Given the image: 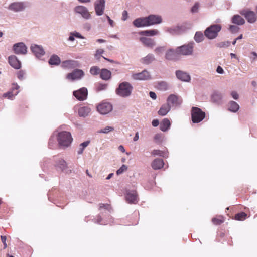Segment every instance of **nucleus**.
<instances>
[{
    "mask_svg": "<svg viewBox=\"0 0 257 257\" xmlns=\"http://www.w3.org/2000/svg\"><path fill=\"white\" fill-rule=\"evenodd\" d=\"M1 240L3 242V243L4 244V248H7V245L6 242V239H7L6 236H1Z\"/></svg>",
    "mask_w": 257,
    "mask_h": 257,
    "instance_id": "8fccbe9b",
    "label": "nucleus"
},
{
    "mask_svg": "<svg viewBox=\"0 0 257 257\" xmlns=\"http://www.w3.org/2000/svg\"><path fill=\"white\" fill-rule=\"evenodd\" d=\"M212 222L215 225H219L224 221V217L223 216L219 215L212 218Z\"/></svg>",
    "mask_w": 257,
    "mask_h": 257,
    "instance_id": "c9c22d12",
    "label": "nucleus"
},
{
    "mask_svg": "<svg viewBox=\"0 0 257 257\" xmlns=\"http://www.w3.org/2000/svg\"><path fill=\"white\" fill-rule=\"evenodd\" d=\"M106 87V85H101V86H99L98 87V90L99 91L101 90H103V89H105Z\"/></svg>",
    "mask_w": 257,
    "mask_h": 257,
    "instance_id": "69168bd1",
    "label": "nucleus"
},
{
    "mask_svg": "<svg viewBox=\"0 0 257 257\" xmlns=\"http://www.w3.org/2000/svg\"><path fill=\"white\" fill-rule=\"evenodd\" d=\"M199 8V4L198 3H196L192 8L191 12L192 13L197 12Z\"/></svg>",
    "mask_w": 257,
    "mask_h": 257,
    "instance_id": "3c124183",
    "label": "nucleus"
},
{
    "mask_svg": "<svg viewBox=\"0 0 257 257\" xmlns=\"http://www.w3.org/2000/svg\"><path fill=\"white\" fill-rule=\"evenodd\" d=\"M24 74H25L24 72L22 70H20V71H18L17 73V77L20 80H22L24 77Z\"/></svg>",
    "mask_w": 257,
    "mask_h": 257,
    "instance_id": "09e8293b",
    "label": "nucleus"
},
{
    "mask_svg": "<svg viewBox=\"0 0 257 257\" xmlns=\"http://www.w3.org/2000/svg\"><path fill=\"white\" fill-rule=\"evenodd\" d=\"M19 88V86L17 84H13V86L12 88V90L5 93L3 94V97L5 98H8L10 99H13L14 97L17 95L18 93L17 90Z\"/></svg>",
    "mask_w": 257,
    "mask_h": 257,
    "instance_id": "aec40b11",
    "label": "nucleus"
},
{
    "mask_svg": "<svg viewBox=\"0 0 257 257\" xmlns=\"http://www.w3.org/2000/svg\"><path fill=\"white\" fill-rule=\"evenodd\" d=\"M31 49L36 57H39L44 55L45 52L42 47L37 45H32Z\"/></svg>",
    "mask_w": 257,
    "mask_h": 257,
    "instance_id": "5701e85b",
    "label": "nucleus"
},
{
    "mask_svg": "<svg viewBox=\"0 0 257 257\" xmlns=\"http://www.w3.org/2000/svg\"><path fill=\"white\" fill-rule=\"evenodd\" d=\"M165 49L166 48L164 46L158 47L155 49V52L157 54H160L163 53L165 51Z\"/></svg>",
    "mask_w": 257,
    "mask_h": 257,
    "instance_id": "a18cd8bd",
    "label": "nucleus"
},
{
    "mask_svg": "<svg viewBox=\"0 0 257 257\" xmlns=\"http://www.w3.org/2000/svg\"><path fill=\"white\" fill-rule=\"evenodd\" d=\"M71 35H73L74 36H75L76 37L78 38H82V39L83 38V37L81 36V35L78 32L71 33Z\"/></svg>",
    "mask_w": 257,
    "mask_h": 257,
    "instance_id": "e2e57ef3",
    "label": "nucleus"
},
{
    "mask_svg": "<svg viewBox=\"0 0 257 257\" xmlns=\"http://www.w3.org/2000/svg\"><path fill=\"white\" fill-rule=\"evenodd\" d=\"M111 72L106 69H102L100 72V77L104 80H108L111 77Z\"/></svg>",
    "mask_w": 257,
    "mask_h": 257,
    "instance_id": "7c9ffc66",
    "label": "nucleus"
},
{
    "mask_svg": "<svg viewBox=\"0 0 257 257\" xmlns=\"http://www.w3.org/2000/svg\"><path fill=\"white\" fill-rule=\"evenodd\" d=\"M229 107L228 109L229 111H230L231 112H236L239 109V105L235 101H230L229 103Z\"/></svg>",
    "mask_w": 257,
    "mask_h": 257,
    "instance_id": "e433bc0d",
    "label": "nucleus"
},
{
    "mask_svg": "<svg viewBox=\"0 0 257 257\" xmlns=\"http://www.w3.org/2000/svg\"><path fill=\"white\" fill-rule=\"evenodd\" d=\"M176 75L178 79L182 81L189 82L191 79L190 76L187 73L180 70L176 71Z\"/></svg>",
    "mask_w": 257,
    "mask_h": 257,
    "instance_id": "412c9836",
    "label": "nucleus"
},
{
    "mask_svg": "<svg viewBox=\"0 0 257 257\" xmlns=\"http://www.w3.org/2000/svg\"><path fill=\"white\" fill-rule=\"evenodd\" d=\"M159 31L156 29L142 31L140 32L141 35L153 36L158 35Z\"/></svg>",
    "mask_w": 257,
    "mask_h": 257,
    "instance_id": "2f4dec72",
    "label": "nucleus"
},
{
    "mask_svg": "<svg viewBox=\"0 0 257 257\" xmlns=\"http://www.w3.org/2000/svg\"><path fill=\"white\" fill-rule=\"evenodd\" d=\"M194 39L197 42H200L204 39V35L201 32H197L194 36Z\"/></svg>",
    "mask_w": 257,
    "mask_h": 257,
    "instance_id": "79ce46f5",
    "label": "nucleus"
},
{
    "mask_svg": "<svg viewBox=\"0 0 257 257\" xmlns=\"http://www.w3.org/2000/svg\"><path fill=\"white\" fill-rule=\"evenodd\" d=\"M222 95L218 92H214L211 95V101L214 103H219L222 99Z\"/></svg>",
    "mask_w": 257,
    "mask_h": 257,
    "instance_id": "473e14b6",
    "label": "nucleus"
},
{
    "mask_svg": "<svg viewBox=\"0 0 257 257\" xmlns=\"http://www.w3.org/2000/svg\"><path fill=\"white\" fill-rule=\"evenodd\" d=\"M193 42L189 43L188 44L184 45L177 47L179 55H191L193 52Z\"/></svg>",
    "mask_w": 257,
    "mask_h": 257,
    "instance_id": "39448f33",
    "label": "nucleus"
},
{
    "mask_svg": "<svg viewBox=\"0 0 257 257\" xmlns=\"http://www.w3.org/2000/svg\"><path fill=\"white\" fill-rule=\"evenodd\" d=\"M216 71L217 73H219V74H222L224 72V70L223 69H222V68L220 66H218L217 68V70H216Z\"/></svg>",
    "mask_w": 257,
    "mask_h": 257,
    "instance_id": "680f3d73",
    "label": "nucleus"
},
{
    "mask_svg": "<svg viewBox=\"0 0 257 257\" xmlns=\"http://www.w3.org/2000/svg\"><path fill=\"white\" fill-rule=\"evenodd\" d=\"M127 12L126 11H124L123 12H122V19L123 20H126L127 18Z\"/></svg>",
    "mask_w": 257,
    "mask_h": 257,
    "instance_id": "4d7b16f0",
    "label": "nucleus"
},
{
    "mask_svg": "<svg viewBox=\"0 0 257 257\" xmlns=\"http://www.w3.org/2000/svg\"><path fill=\"white\" fill-rule=\"evenodd\" d=\"M25 8L24 3L23 2H14L11 4L8 9L14 12H19L23 10Z\"/></svg>",
    "mask_w": 257,
    "mask_h": 257,
    "instance_id": "f3484780",
    "label": "nucleus"
},
{
    "mask_svg": "<svg viewBox=\"0 0 257 257\" xmlns=\"http://www.w3.org/2000/svg\"><path fill=\"white\" fill-rule=\"evenodd\" d=\"M147 18L149 26L160 24L162 21L161 17L158 15H150Z\"/></svg>",
    "mask_w": 257,
    "mask_h": 257,
    "instance_id": "dca6fc26",
    "label": "nucleus"
},
{
    "mask_svg": "<svg viewBox=\"0 0 257 257\" xmlns=\"http://www.w3.org/2000/svg\"><path fill=\"white\" fill-rule=\"evenodd\" d=\"M179 53L177 48L176 50L170 49L168 50L165 55V58L169 60H175L178 58Z\"/></svg>",
    "mask_w": 257,
    "mask_h": 257,
    "instance_id": "4468645a",
    "label": "nucleus"
},
{
    "mask_svg": "<svg viewBox=\"0 0 257 257\" xmlns=\"http://www.w3.org/2000/svg\"><path fill=\"white\" fill-rule=\"evenodd\" d=\"M114 130V127H113L112 126H106L105 127H104L103 128L101 129L100 130H99L98 131V132L99 133L107 134V133H108L110 132L113 131Z\"/></svg>",
    "mask_w": 257,
    "mask_h": 257,
    "instance_id": "37998d69",
    "label": "nucleus"
},
{
    "mask_svg": "<svg viewBox=\"0 0 257 257\" xmlns=\"http://www.w3.org/2000/svg\"><path fill=\"white\" fill-rule=\"evenodd\" d=\"M232 22L233 23L237 25H243L245 23L244 20L238 15H234L232 19Z\"/></svg>",
    "mask_w": 257,
    "mask_h": 257,
    "instance_id": "f704fd0d",
    "label": "nucleus"
},
{
    "mask_svg": "<svg viewBox=\"0 0 257 257\" xmlns=\"http://www.w3.org/2000/svg\"><path fill=\"white\" fill-rule=\"evenodd\" d=\"M151 154L154 156H159L165 158L168 157V155L165 152L160 150H153L151 152Z\"/></svg>",
    "mask_w": 257,
    "mask_h": 257,
    "instance_id": "4c0bfd02",
    "label": "nucleus"
},
{
    "mask_svg": "<svg viewBox=\"0 0 257 257\" xmlns=\"http://www.w3.org/2000/svg\"><path fill=\"white\" fill-rule=\"evenodd\" d=\"M89 141L84 142L80 145V147H81L82 149H84L89 144Z\"/></svg>",
    "mask_w": 257,
    "mask_h": 257,
    "instance_id": "864d4df0",
    "label": "nucleus"
},
{
    "mask_svg": "<svg viewBox=\"0 0 257 257\" xmlns=\"http://www.w3.org/2000/svg\"><path fill=\"white\" fill-rule=\"evenodd\" d=\"M139 139V133L137 132L135 134V137L133 138L134 141H137Z\"/></svg>",
    "mask_w": 257,
    "mask_h": 257,
    "instance_id": "338daca9",
    "label": "nucleus"
},
{
    "mask_svg": "<svg viewBox=\"0 0 257 257\" xmlns=\"http://www.w3.org/2000/svg\"><path fill=\"white\" fill-rule=\"evenodd\" d=\"M164 165L163 160L159 158L154 159L151 163V166L154 170L160 169L163 167Z\"/></svg>",
    "mask_w": 257,
    "mask_h": 257,
    "instance_id": "393cba45",
    "label": "nucleus"
},
{
    "mask_svg": "<svg viewBox=\"0 0 257 257\" xmlns=\"http://www.w3.org/2000/svg\"><path fill=\"white\" fill-rule=\"evenodd\" d=\"M220 24H214L208 27L204 31V35L209 39L215 38L221 30Z\"/></svg>",
    "mask_w": 257,
    "mask_h": 257,
    "instance_id": "7ed1b4c3",
    "label": "nucleus"
},
{
    "mask_svg": "<svg viewBox=\"0 0 257 257\" xmlns=\"http://www.w3.org/2000/svg\"><path fill=\"white\" fill-rule=\"evenodd\" d=\"M105 8V1L98 0L95 3V11L96 14L98 16H101L103 14Z\"/></svg>",
    "mask_w": 257,
    "mask_h": 257,
    "instance_id": "f8f14e48",
    "label": "nucleus"
},
{
    "mask_svg": "<svg viewBox=\"0 0 257 257\" xmlns=\"http://www.w3.org/2000/svg\"><path fill=\"white\" fill-rule=\"evenodd\" d=\"M149 95L150 96L151 98H152V99H156V98H157V96H156V94L155 92H152V91H151L150 93H149Z\"/></svg>",
    "mask_w": 257,
    "mask_h": 257,
    "instance_id": "052dcab7",
    "label": "nucleus"
},
{
    "mask_svg": "<svg viewBox=\"0 0 257 257\" xmlns=\"http://www.w3.org/2000/svg\"><path fill=\"white\" fill-rule=\"evenodd\" d=\"M240 14L243 15L247 21L250 23H253L256 20V14L253 11L243 10L240 12Z\"/></svg>",
    "mask_w": 257,
    "mask_h": 257,
    "instance_id": "9b49d317",
    "label": "nucleus"
},
{
    "mask_svg": "<svg viewBox=\"0 0 257 257\" xmlns=\"http://www.w3.org/2000/svg\"><path fill=\"white\" fill-rule=\"evenodd\" d=\"M155 60V57L153 54H149L146 57L142 59L141 62L144 64H149Z\"/></svg>",
    "mask_w": 257,
    "mask_h": 257,
    "instance_id": "72a5a7b5",
    "label": "nucleus"
},
{
    "mask_svg": "<svg viewBox=\"0 0 257 257\" xmlns=\"http://www.w3.org/2000/svg\"><path fill=\"white\" fill-rule=\"evenodd\" d=\"M170 106L169 104L166 103L163 104L158 111V114L161 116L166 115L170 110Z\"/></svg>",
    "mask_w": 257,
    "mask_h": 257,
    "instance_id": "c756f323",
    "label": "nucleus"
},
{
    "mask_svg": "<svg viewBox=\"0 0 257 257\" xmlns=\"http://www.w3.org/2000/svg\"><path fill=\"white\" fill-rule=\"evenodd\" d=\"M91 112V109L88 106H83L80 107L78 110V114L80 116L86 117Z\"/></svg>",
    "mask_w": 257,
    "mask_h": 257,
    "instance_id": "a878e982",
    "label": "nucleus"
},
{
    "mask_svg": "<svg viewBox=\"0 0 257 257\" xmlns=\"http://www.w3.org/2000/svg\"><path fill=\"white\" fill-rule=\"evenodd\" d=\"M90 72L92 75H96L100 73V69L97 66H93L90 68Z\"/></svg>",
    "mask_w": 257,
    "mask_h": 257,
    "instance_id": "c03bdc74",
    "label": "nucleus"
},
{
    "mask_svg": "<svg viewBox=\"0 0 257 257\" xmlns=\"http://www.w3.org/2000/svg\"><path fill=\"white\" fill-rule=\"evenodd\" d=\"M127 169V167L125 165H122V166L117 171L116 173L117 175H119L126 171Z\"/></svg>",
    "mask_w": 257,
    "mask_h": 257,
    "instance_id": "49530a36",
    "label": "nucleus"
},
{
    "mask_svg": "<svg viewBox=\"0 0 257 257\" xmlns=\"http://www.w3.org/2000/svg\"><path fill=\"white\" fill-rule=\"evenodd\" d=\"M140 40L144 46L150 48H153L156 45L155 41L150 38L141 37Z\"/></svg>",
    "mask_w": 257,
    "mask_h": 257,
    "instance_id": "4be33fe9",
    "label": "nucleus"
},
{
    "mask_svg": "<svg viewBox=\"0 0 257 257\" xmlns=\"http://www.w3.org/2000/svg\"><path fill=\"white\" fill-rule=\"evenodd\" d=\"M231 95L232 98L235 100L238 99V98L239 97L238 94L237 93V92L234 91L231 92Z\"/></svg>",
    "mask_w": 257,
    "mask_h": 257,
    "instance_id": "5fc2aeb1",
    "label": "nucleus"
},
{
    "mask_svg": "<svg viewBox=\"0 0 257 257\" xmlns=\"http://www.w3.org/2000/svg\"><path fill=\"white\" fill-rule=\"evenodd\" d=\"M72 140L71 135L69 132L63 131L58 134V141L61 146L68 147Z\"/></svg>",
    "mask_w": 257,
    "mask_h": 257,
    "instance_id": "f03ea898",
    "label": "nucleus"
},
{
    "mask_svg": "<svg viewBox=\"0 0 257 257\" xmlns=\"http://www.w3.org/2000/svg\"><path fill=\"white\" fill-rule=\"evenodd\" d=\"M10 65L16 69H19L21 67V63L15 55H11L8 58Z\"/></svg>",
    "mask_w": 257,
    "mask_h": 257,
    "instance_id": "2eb2a0df",
    "label": "nucleus"
},
{
    "mask_svg": "<svg viewBox=\"0 0 257 257\" xmlns=\"http://www.w3.org/2000/svg\"><path fill=\"white\" fill-rule=\"evenodd\" d=\"M75 11L77 13L80 14L85 19H89L90 14L87 9L82 6H79L75 8Z\"/></svg>",
    "mask_w": 257,
    "mask_h": 257,
    "instance_id": "6ab92c4d",
    "label": "nucleus"
},
{
    "mask_svg": "<svg viewBox=\"0 0 257 257\" xmlns=\"http://www.w3.org/2000/svg\"><path fill=\"white\" fill-rule=\"evenodd\" d=\"M182 101L179 99V97L174 94H171L167 98V103L170 105L172 104L173 105H178L181 103Z\"/></svg>",
    "mask_w": 257,
    "mask_h": 257,
    "instance_id": "b1692460",
    "label": "nucleus"
},
{
    "mask_svg": "<svg viewBox=\"0 0 257 257\" xmlns=\"http://www.w3.org/2000/svg\"><path fill=\"white\" fill-rule=\"evenodd\" d=\"M102 219L100 216H97L94 220V222L98 224H100Z\"/></svg>",
    "mask_w": 257,
    "mask_h": 257,
    "instance_id": "6e6d98bb",
    "label": "nucleus"
},
{
    "mask_svg": "<svg viewBox=\"0 0 257 257\" xmlns=\"http://www.w3.org/2000/svg\"><path fill=\"white\" fill-rule=\"evenodd\" d=\"M62 66L64 68H73L78 66V64L77 61L74 60H67L63 62Z\"/></svg>",
    "mask_w": 257,
    "mask_h": 257,
    "instance_id": "bb28decb",
    "label": "nucleus"
},
{
    "mask_svg": "<svg viewBox=\"0 0 257 257\" xmlns=\"http://www.w3.org/2000/svg\"><path fill=\"white\" fill-rule=\"evenodd\" d=\"M152 124L153 126L156 127L159 124V120L157 119H154L152 121Z\"/></svg>",
    "mask_w": 257,
    "mask_h": 257,
    "instance_id": "bf43d9fd",
    "label": "nucleus"
},
{
    "mask_svg": "<svg viewBox=\"0 0 257 257\" xmlns=\"http://www.w3.org/2000/svg\"><path fill=\"white\" fill-rule=\"evenodd\" d=\"M110 208V205L108 204H102L101 203L99 204V209H101L102 208H105L106 209H109Z\"/></svg>",
    "mask_w": 257,
    "mask_h": 257,
    "instance_id": "603ef678",
    "label": "nucleus"
},
{
    "mask_svg": "<svg viewBox=\"0 0 257 257\" xmlns=\"http://www.w3.org/2000/svg\"><path fill=\"white\" fill-rule=\"evenodd\" d=\"M87 89L85 87L81 88L80 89L73 92V95L80 101L86 99L87 97Z\"/></svg>",
    "mask_w": 257,
    "mask_h": 257,
    "instance_id": "9d476101",
    "label": "nucleus"
},
{
    "mask_svg": "<svg viewBox=\"0 0 257 257\" xmlns=\"http://www.w3.org/2000/svg\"><path fill=\"white\" fill-rule=\"evenodd\" d=\"M171 125V122L168 118H164L161 122L160 128L161 131L165 132L168 130Z\"/></svg>",
    "mask_w": 257,
    "mask_h": 257,
    "instance_id": "cd10ccee",
    "label": "nucleus"
},
{
    "mask_svg": "<svg viewBox=\"0 0 257 257\" xmlns=\"http://www.w3.org/2000/svg\"><path fill=\"white\" fill-rule=\"evenodd\" d=\"M125 199L130 204H137L139 201L137 192L135 190L127 191L125 195Z\"/></svg>",
    "mask_w": 257,
    "mask_h": 257,
    "instance_id": "423d86ee",
    "label": "nucleus"
},
{
    "mask_svg": "<svg viewBox=\"0 0 257 257\" xmlns=\"http://www.w3.org/2000/svg\"><path fill=\"white\" fill-rule=\"evenodd\" d=\"M60 62L59 57L57 55H53L49 59V63L51 65H58Z\"/></svg>",
    "mask_w": 257,
    "mask_h": 257,
    "instance_id": "ea45409f",
    "label": "nucleus"
},
{
    "mask_svg": "<svg viewBox=\"0 0 257 257\" xmlns=\"http://www.w3.org/2000/svg\"><path fill=\"white\" fill-rule=\"evenodd\" d=\"M107 18H108L109 24L111 26L113 27V20L110 19V18L108 16H107Z\"/></svg>",
    "mask_w": 257,
    "mask_h": 257,
    "instance_id": "774afa93",
    "label": "nucleus"
},
{
    "mask_svg": "<svg viewBox=\"0 0 257 257\" xmlns=\"http://www.w3.org/2000/svg\"><path fill=\"white\" fill-rule=\"evenodd\" d=\"M148 22L147 17H146L135 19L133 21V24L136 27L139 28L149 26V25Z\"/></svg>",
    "mask_w": 257,
    "mask_h": 257,
    "instance_id": "a211bd4d",
    "label": "nucleus"
},
{
    "mask_svg": "<svg viewBox=\"0 0 257 257\" xmlns=\"http://www.w3.org/2000/svg\"><path fill=\"white\" fill-rule=\"evenodd\" d=\"M132 77L136 80H147L151 78V75L148 71L145 70L140 73L133 74Z\"/></svg>",
    "mask_w": 257,
    "mask_h": 257,
    "instance_id": "6e6552de",
    "label": "nucleus"
},
{
    "mask_svg": "<svg viewBox=\"0 0 257 257\" xmlns=\"http://www.w3.org/2000/svg\"><path fill=\"white\" fill-rule=\"evenodd\" d=\"M239 28L238 27L234 25H230L229 30L232 33H236L238 31Z\"/></svg>",
    "mask_w": 257,
    "mask_h": 257,
    "instance_id": "de8ad7c7",
    "label": "nucleus"
},
{
    "mask_svg": "<svg viewBox=\"0 0 257 257\" xmlns=\"http://www.w3.org/2000/svg\"><path fill=\"white\" fill-rule=\"evenodd\" d=\"M157 88L161 91H166L168 88V85L166 82H160L157 84Z\"/></svg>",
    "mask_w": 257,
    "mask_h": 257,
    "instance_id": "a19ab883",
    "label": "nucleus"
},
{
    "mask_svg": "<svg viewBox=\"0 0 257 257\" xmlns=\"http://www.w3.org/2000/svg\"><path fill=\"white\" fill-rule=\"evenodd\" d=\"M205 117V113L196 107H193L191 110V118L193 123L201 122Z\"/></svg>",
    "mask_w": 257,
    "mask_h": 257,
    "instance_id": "20e7f679",
    "label": "nucleus"
},
{
    "mask_svg": "<svg viewBox=\"0 0 257 257\" xmlns=\"http://www.w3.org/2000/svg\"><path fill=\"white\" fill-rule=\"evenodd\" d=\"M103 52H104V51L102 49L97 50L96 51L95 56H97L98 55H101V54H102Z\"/></svg>",
    "mask_w": 257,
    "mask_h": 257,
    "instance_id": "0e129e2a",
    "label": "nucleus"
},
{
    "mask_svg": "<svg viewBox=\"0 0 257 257\" xmlns=\"http://www.w3.org/2000/svg\"><path fill=\"white\" fill-rule=\"evenodd\" d=\"M84 75V72L80 69H75L72 73H68L67 75V79L74 81L77 79H81Z\"/></svg>",
    "mask_w": 257,
    "mask_h": 257,
    "instance_id": "1a4fd4ad",
    "label": "nucleus"
},
{
    "mask_svg": "<svg viewBox=\"0 0 257 257\" xmlns=\"http://www.w3.org/2000/svg\"><path fill=\"white\" fill-rule=\"evenodd\" d=\"M55 167L58 171H63L67 168V164L64 160L59 159L56 162Z\"/></svg>",
    "mask_w": 257,
    "mask_h": 257,
    "instance_id": "c85d7f7f",
    "label": "nucleus"
},
{
    "mask_svg": "<svg viewBox=\"0 0 257 257\" xmlns=\"http://www.w3.org/2000/svg\"><path fill=\"white\" fill-rule=\"evenodd\" d=\"M247 215L246 213L241 212L235 214L234 219L238 221H243L246 219Z\"/></svg>",
    "mask_w": 257,
    "mask_h": 257,
    "instance_id": "58836bf2",
    "label": "nucleus"
},
{
    "mask_svg": "<svg viewBox=\"0 0 257 257\" xmlns=\"http://www.w3.org/2000/svg\"><path fill=\"white\" fill-rule=\"evenodd\" d=\"M97 111L102 114H106L112 109V106L110 103L102 102L97 106Z\"/></svg>",
    "mask_w": 257,
    "mask_h": 257,
    "instance_id": "0eeeda50",
    "label": "nucleus"
},
{
    "mask_svg": "<svg viewBox=\"0 0 257 257\" xmlns=\"http://www.w3.org/2000/svg\"><path fill=\"white\" fill-rule=\"evenodd\" d=\"M13 49L16 54H25L27 53V47L23 43L15 44Z\"/></svg>",
    "mask_w": 257,
    "mask_h": 257,
    "instance_id": "ddd939ff",
    "label": "nucleus"
},
{
    "mask_svg": "<svg viewBox=\"0 0 257 257\" xmlns=\"http://www.w3.org/2000/svg\"><path fill=\"white\" fill-rule=\"evenodd\" d=\"M230 44L229 42H227L226 44L225 42L220 43L219 45L220 47H228Z\"/></svg>",
    "mask_w": 257,
    "mask_h": 257,
    "instance_id": "13d9d810",
    "label": "nucleus"
},
{
    "mask_svg": "<svg viewBox=\"0 0 257 257\" xmlns=\"http://www.w3.org/2000/svg\"><path fill=\"white\" fill-rule=\"evenodd\" d=\"M132 90L133 87L131 84L127 82H123L119 85L115 91L119 96L126 97L131 95Z\"/></svg>",
    "mask_w": 257,
    "mask_h": 257,
    "instance_id": "f257e3e1",
    "label": "nucleus"
}]
</instances>
